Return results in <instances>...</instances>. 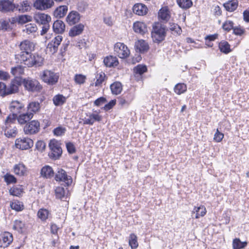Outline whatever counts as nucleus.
Instances as JSON below:
<instances>
[{
	"instance_id": "obj_5",
	"label": "nucleus",
	"mask_w": 249,
	"mask_h": 249,
	"mask_svg": "<svg viewBox=\"0 0 249 249\" xmlns=\"http://www.w3.org/2000/svg\"><path fill=\"white\" fill-rule=\"evenodd\" d=\"M22 83L25 89L29 91L38 92L42 89V86L39 82L37 80L28 77L23 79Z\"/></svg>"
},
{
	"instance_id": "obj_51",
	"label": "nucleus",
	"mask_w": 249,
	"mask_h": 249,
	"mask_svg": "<svg viewBox=\"0 0 249 249\" xmlns=\"http://www.w3.org/2000/svg\"><path fill=\"white\" fill-rule=\"evenodd\" d=\"M22 192V189L21 187H13L9 190L10 194L16 196H19Z\"/></svg>"
},
{
	"instance_id": "obj_1",
	"label": "nucleus",
	"mask_w": 249,
	"mask_h": 249,
	"mask_svg": "<svg viewBox=\"0 0 249 249\" xmlns=\"http://www.w3.org/2000/svg\"><path fill=\"white\" fill-rule=\"evenodd\" d=\"M28 67H40L43 64L44 58L37 53H30L28 56L22 55L21 58L18 60Z\"/></svg>"
},
{
	"instance_id": "obj_42",
	"label": "nucleus",
	"mask_w": 249,
	"mask_h": 249,
	"mask_svg": "<svg viewBox=\"0 0 249 249\" xmlns=\"http://www.w3.org/2000/svg\"><path fill=\"white\" fill-rule=\"evenodd\" d=\"M220 51L224 53H228L231 52L230 45L227 41H222L219 44Z\"/></svg>"
},
{
	"instance_id": "obj_20",
	"label": "nucleus",
	"mask_w": 249,
	"mask_h": 249,
	"mask_svg": "<svg viewBox=\"0 0 249 249\" xmlns=\"http://www.w3.org/2000/svg\"><path fill=\"white\" fill-rule=\"evenodd\" d=\"M13 235L9 232H5L1 234L0 241L1 246L6 247L8 246L13 241Z\"/></svg>"
},
{
	"instance_id": "obj_47",
	"label": "nucleus",
	"mask_w": 249,
	"mask_h": 249,
	"mask_svg": "<svg viewBox=\"0 0 249 249\" xmlns=\"http://www.w3.org/2000/svg\"><path fill=\"white\" fill-rule=\"evenodd\" d=\"M86 79V76L82 74H76L74 77V80L75 83L78 85L84 84Z\"/></svg>"
},
{
	"instance_id": "obj_26",
	"label": "nucleus",
	"mask_w": 249,
	"mask_h": 249,
	"mask_svg": "<svg viewBox=\"0 0 249 249\" xmlns=\"http://www.w3.org/2000/svg\"><path fill=\"white\" fill-rule=\"evenodd\" d=\"M135 47L137 51L144 53L149 50L148 43L143 40H140L135 43Z\"/></svg>"
},
{
	"instance_id": "obj_58",
	"label": "nucleus",
	"mask_w": 249,
	"mask_h": 249,
	"mask_svg": "<svg viewBox=\"0 0 249 249\" xmlns=\"http://www.w3.org/2000/svg\"><path fill=\"white\" fill-rule=\"evenodd\" d=\"M224 138V134L219 132L218 129H216V131L214 135L213 140L217 142H220Z\"/></svg>"
},
{
	"instance_id": "obj_33",
	"label": "nucleus",
	"mask_w": 249,
	"mask_h": 249,
	"mask_svg": "<svg viewBox=\"0 0 249 249\" xmlns=\"http://www.w3.org/2000/svg\"><path fill=\"white\" fill-rule=\"evenodd\" d=\"M68 7L67 6H60L54 10L53 15L56 18H61L66 15Z\"/></svg>"
},
{
	"instance_id": "obj_57",
	"label": "nucleus",
	"mask_w": 249,
	"mask_h": 249,
	"mask_svg": "<svg viewBox=\"0 0 249 249\" xmlns=\"http://www.w3.org/2000/svg\"><path fill=\"white\" fill-rule=\"evenodd\" d=\"M233 23L231 21L227 20L223 24L222 28L224 30L228 32L231 29H233Z\"/></svg>"
},
{
	"instance_id": "obj_53",
	"label": "nucleus",
	"mask_w": 249,
	"mask_h": 249,
	"mask_svg": "<svg viewBox=\"0 0 249 249\" xmlns=\"http://www.w3.org/2000/svg\"><path fill=\"white\" fill-rule=\"evenodd\" d=\"M147 71L145 66L139 65L134 69V72L136 74L142 75Z\"/></svg>"
},
{
	"instance_id": "obj_44",
	"label": "nucleus",
	"mask_w": 249,
	"mask_h": 249,
	"mask_svg": "<svg viewBox=\"0 0 249 249\" xmlns=\"http://www.w3.org/2000/svg\"><path fill=\"white\" fill-rule=\"evenodd\" d=\"M11 72L13 75L17 77L23 74L24 68L22 66L18 65L12 68Z\"/></svg>"
},
{
	"instance_id": "obj_14",
	"label": "nucleus",
	"mask_w": 249,
	"mask_h": 249,
	"mask_svg": "<svg viewBox=\"0 0 249 249\" xmlns=\"http://www.w3.org/2000/svg\"><path fill=\"white\" fill-rule=\"evenodd\" d=\"M9 109L11 113L18 115L24 110V105L19 101H12L10 104Z\"/></svg>"
},
{
	"instance_id": "obj_6",
	"label": "nucleus",
	"mask_w": 249,
	"mask_h": 249,
	"mask_svg": "<svg viewBox=\"0 0 249 249\" xmlns=\"http://www.w3.org/2000/svg\"><path fill=\"white\" fill-rule=\"evenodd\" d=\"M49 147L51 150L49 154L51 158L56 160L61 156L62 150L58 142L54 140L51 141Z\"/></svg>"
},
{
	"instance_id": "obj_49",
	"label": "nucleus",
	"mask_w": 249,
	"mask_h": 249,
	"mask_svg": "<svg viewBox=\"0 0 249 249\" xmlns=\"http://www.w3.org/2000/svg\"><path fill=\"white\" fill-rule=\"evenodd\" d=\"M49 213V211L47 210L41 209L37 213V216L40 219L44 221L48 218Z\"/></svg>"
},
{
	"instance_id": "obj_41",
	"label": "nucleus",
	"mask_w": 249,
	"mask_h": 249,
	"mask_svg": "<svg viewBox=\"0 0 249 249\" xmlns=\"http://www.w3.org/2000/svg\"><path fill=\"white\" fill-rule=\"evenodd\" d=\"M174 89L177 94L180 95L186 91L187 87L183 83H178L175 86Z\"/></svg>"
},
{
	"instance_id": "obj_37",
	"label": "nucleus",
	"mask_w": 249,
	"mask_h": 249,
	"mask_svg": "<svg viewBox=\"0 0 249 249\" xmlns=\"http://www.w3.org/2000/svg\"><path fill=\"white\" fill-rule=\"evenodd\" d=\"M37 26L35 24L30 23L26 25L22 29V32L29 35L36 32Z\"/></svg>"
},
{
	"instance_id": "obj_43",
	"label": "nucleus",
	"mask_w": 249,
	"mask_h": 249,
	"mask_svg": "<svg viewBox=\"0 0 249 249\" xmlns=\"http://www.w3.org/2000/svg\"><path fill=\"white\" fill-rule=\"evenodd\" d=\"M129 245L132 249H136L138 246L137 236L134 233H131L130 235Z\"/></svg>"
},
{
	"instance_id": "obj_25",
	"label": "nucleus",
	"mask_w": 249,
	"mask_h": 249,
	"mask_svg": "<svg viewBox=\"0 0 249 249\" xmlns=\"http://www.w3.org/2000/svg\"><path fill=\"white\" fill-rule=\"evenodd\" d=\"M53 29V32L56 34H63L65 30V24L62 20H57L54 22Z\"/></svg>"
},
{
	"instance_id": "obj_61",
	"label": "nucleus",
	"mask_w": 249,
	"mask_h": 249,
	"mask_svg": "<svg viewBox=\"0 0 249 249\" xmlns=\"http://www.w3.org/2000/svg\"><path fill=\"white\" fill-rule=\"evenodd\" d=\"M10 77L9 74L3 71H0V80H7Z\"/></svg>"
},
{
	"instance_id": "obj_63",
	"label": "nucleus",
	"mask_w": 249,
	"mask_h": 249,
	"mask_svg": "<svg viewBox=\"0 0 249 249\" xmlns=\"http://www.w3.org/2000/svg\"><path fill=\"white\" fill-rule=\"evenodd\" d=\"M233 33L236 35L241 36L242 35L244 32V30L241 28L240 27H233Z\"/></svg>"
},
{
	"instance_id": "obj_4",
	"label": "nucleus",
	"mask_w": 249,
	"mask_h": 249,
	"mask_svg": "<svg viewBox=\"0 0 249 249\" xmlns=\"http://www.w3.org/2000/svg\"><path fill=\"white\" fill-rule=\"evenodd\" d=\"M39 76L43 81L51 85L56 84L59 77L58 74L48 70L40 72Z\"/></svg>"
},
{
	"instance_id": "obj_9",
	"label": "nucleus",
	"mask_w": 249,
	"mask_h": 249,
	"mask_svg": "<svg viewBox=\"0 0 249 249\" xmlns=\"http://www.w3.org/2000/svg\"><path fill=\"white\" fill-rule=\"evenodd\" d=\"M21 83V80L18 78L12 80L9 85L7 87L6 86L4 95H10L18 92Z\"/></svg>"
},
{
	"instance_id": "obj_23",
	"label": "nucleus",
	"mask_w": 249,
	"mask_h": 249,
	"mask_svg": "<svg viewBox=\"0 0 249 249\" xmlns=\"http://www.w3.org/2000/svg\"><path fill=\"white\" fill-rule=\"evenodd\" d=\"M133 12L139 16H143L147 13V7L142 3H137L133 7Z\"/></svg>"
},
{
	"instance_id": "obj_62",
	"label": "nucleus",
	"mask_w": 249,
	"mask_h": 249,
	"mask_svg": "<svg viewBox=\"0 0 249 249\" xmlns=\"http://www.w3.org/2000/svg\"><path fill=\"white\" fill-rule=\"evenodd\" d=\"M104 22L108 26H112L114 23L113 18L110 16H107L104 17Z\"/></svg>"
},
{
	"instance_id": "obj_30",
	"label": "nucleus",
	"mask_w": 249,
	"mask_h": 249,
	"mask_svg": "<svg viewBox=\"0 0 249 249\" xmlns=\"http://www.w3.org/2000/svg\"><path fill=\"white\" fill-rule=\"evenodd\" d=\"M104 63L108 67L116 66L119 64L117 57L112 55L107 56L104 60Z\"/></svg>"
},
{
	"instance_id": "obj_50",
	"label": "nucleus",
	"mask_w": 249,
	"mask_h": 249,
	"mask_svg": "<svg viewBox=\"0 0 249 249\" xmlns=\"http://www.w3.org/2000/svg\"><path fill=\"white\" fill-rule=\"evenodd\" d=\"M4 181L6 182L7 184L11 183H16L17 182L16 178L12 175L7 173L3 176Z\"/></svg>"
},
{
	"instance_id": "obj_36",
	"label": "nucleus",
	"mask_w": 249,
	"mask_h": 249,
	"mask_svg": "<svg viewBox=\"0 0 249 249\" xmlns=\"http://www.w3.org/2000/svg\"><path fill=\"white\" fill-rule=\"evenodd\" d=\"M111 92L114 94H119L122 90V86L120 82H116L110 85Z\"/></svg>"
},
{
	"instance_id": "obj_39",
	"label": "nucleus",
	"mask_w": 249,
	"mask_h": 249,
	"mask_svg": "<svg viewBox=\"0 0 249 249\" xmlns=\"http://www.w3.org/2000/svg\"><path fill=\"white\" fill-rule=\"evenodd\" d=\"M66 101V97L60 94L56 95L53 98V103L56 106L62 105L65 103Z\"/></svg>"
},
{
	"instance_id": "obj_13",
	"label": "nucleus",
	"mask_w": 249,
	"mask_h": 249,
	"mask_svg": "<svg viewBox=\"0 0 249 249\" xmlns=\"http://www.w3.org/2000/svg\"><path fill=\"white\" fill-rule=\"evenodd\" d=\"M54 4L53 0H36L34 4L35 8L39 10H45L51 8Z\"/></svg>"
},
{
	"instance_id": "obj_52",
	"label": "nucleus",
	"mask_w": 249,
	"mask_h": 249,
	"mask_svg": "<svg viewBox=\"0 0 249 249\" xmlns=\"http://www.w3.org/2000/svg\"><path fill=\"white\" fill-rule=\"evenodd\" d=\"M18 24H23L32 20V17L28 15H20L18 16Z\"/></svg>"
},
{
	"instance_id": "obj_59",
	"label": "nucleus",
	"mask_w": 249,
	"mask_h": 249,
	"mask_svg": "<svg viewBox=\"0 0 249 249\" xmlns=\"http://www.w3.org/2000/svg\"><path fill=\"white\" fill-rule=\"evenodd\" d=\"M66 147L69 153L73 154L75 152V147L74 144L71 142L66 143Z\"/></svg>"
},
{
	"instance_id": "obj_2",
	"label": "nucleus",
	"mask_w": 249,
	"mask_h": 249,
	"mask_svg": "<svg viewBox=\"0 0 249 249\" xmlns=\"http://www.w3.org/2000/svg\"><path fill=\"white\" fill-rule=\"evenodd\" d=\"M165 27L159 23H155L153 26L151 36L154 42L160 43L163 41L166 36Z\"/></svg>"
},
{
	"instance_id": "obj_22",
	"label": "nucleus",
	"mask_w": 249,
	"mask_h": 249,
	"mask_svg": "<svg viewBox=\"0 0 249 249\" xmlns=\"http://www.w3.org/2000/svg\"><path fill=\"white\" fill-rule=\"evenodd\" d=\"M34 116V114L30 112L21 113L18 115V122L20 124H24L31 120Z\"/></svg>"
},
{
	"instance_id": "obj_34",
	"label": "nucleus",
	"mask_w": 249,
	"mask_h": 249,
	"mask_svg": "<svg viewBox=\"0 0 249 249\" xmlns=\"http://www.w3.org/2000/svg\"><path fill=\"white\" fill-rule=\"evenodd\" d=\"M223 5L227 11L232 12L237 8L238 6V1L237 0H231L225 3Z\"/></svg>"
},
{
	"instance_id": "obj_32",
	"label": "nucleus",
	"mask_w": 249,
	"mask_h": 249,
	"mask_svg": "<svg viewBox=\"0 0 249 249\" xmlns=\"http://www.w3.org/2000/svg\"><path fill=\"white\" fill-rule=\"evenodd\" d=\"M206 208L203 205H200L198 207H195L192 213H196L195 218L198 219L200 217L204 216L206 214Z\"/></svg>"
},
{
	"instance_id": "obj_56",
	"label": "nucleus",
	"mask_w": 249,
	"mask_h": 249,
	"mask_svg": "<svg viewBox=\"0 0 249 249\" xmlns=\"http://www.w3.org/2000/svg\"><path fill=\"white\" fill-rule=\"evenodd\" d=\"M65 190L64 188L58 187L55 189V195L57 198L62 199L65 196Z\"/></svg>"
},
{
	"instance_id": "obj_10",
	"label": "nucleus",
	"mask_w": 249,
	"mask_h": 249,
	"mask_svg": "<svg viewBox=\"0 0 249 249\" xmlns=\"http://www.w3.org/2000/svg\"><path fill=\"white\" fill-rule=\"evenodd\" d=\"M63 37L61 35L56 36L47 46V51L51 54H53L58 51V46L62 41Z\"/></svg>"
},
{
	"instance_id": "obj_18",
	"label": "nucleus",
	"mask_w": 249,
	"mask_h": 249,
	"mask_svg": "<svg viewBox=\"0 0 249 249\" xmlns=\"http://www.w3.org/2000/svg\"><path fill=\"white\" fill-rule=\"evenodd\" d=\"M80 15L78 12L75 11L71 12L66 18L67 22L70 25L78 23L80 19Z\"/></svg>"
},
{
	"instance_id": "obj_7",
	"label": "nucleus",
	"mask_w": 249,
	"mask_h": 249,
	"mask_svg": "<svg viewBox=\"0 0 249 249\" xmlns=\"http://www.w3.org/2000/svg\"><path fill=\"white\" fill-rule=\"evenodd\" d=\"M114 50L115 53L122 59L127 57L130 54V51L127 47L121 42H118L115 44Z\"/></svg>"
},
{
	"instance_id": "obj_12",
	"label": "nucleus",
	"mask_w": 249,
	"mask_h": 249,
	"mask_svg": "<svg viewBox=\"0 0 249 249\" xmlns=\"http://www.w3.org/2000/svg\"><path fill=\"white\" fill-rule=\"evenodd\" d=\"M55 179L57 181H63L67 186L71 184L72 179L71 176H68L66 171L62 169H58L56 173Z\"/></svg>"
},
{
	"instance_id": "obj_64",
	"label": "nucleus",
	"mask_w": 249,
	"mask_h": 249,
	"mask_svg": "<svg viewBox=\"0 0 249 249\" xmlns=\"http://www.w3.org/2000/svg\"><path fill=\"white\" fill-rule=\"evenodd\" d=\"M106 102V99L104 97H100L94 101V105L97 106H100Z\"/></svg>"
},
{
	"instance_id": "obj_15",
	"label": "nucleus",
	"mask_w": 249,
	"mask_h": 249,
	"mask_svg": "<svg viewBox=\"0 0 249 249\" xmlns=\"http://www.w3.org/2000/svg\"><path fill=\"white\" fill-rule=\"evenodd\" d=\"M34 18L36 23L42 25L49 24L52 19L49 15L42 13L36 14Z\"/></svg>"
},
{
	"instance_id": "obj_48",
	"label": "nucleus",
	"mask_w": 249,
	"mask_h": 249,
	"mask_svg": "<svg viewBox=\"0 0 249 249\" xmlns=\"http://www.w3.org/2000/svg\"><path fill=\"white\" fill-rule=\"evenodd\" d=\"M10 207L13 210L16 211H21L24 209V205L22 203L18 201H15L11 203Z\"/></svg>"
},
{
	"instance_id": "obj_40",
	"label": "nucleus",
	"mask_w": 249,
	"mask_h": 249,
	"mask_svg": "<svg viewBox=\"0 0 249 249\" xmlns=\"http://www.w3.org/2000/svg\"><path fill=\"white\" fill-rule=\"evenodd\" d=\"M177 3L180 8L184 9H189L193 5L191 0H177Z\"/></svg>"
},
{
	"instance_id": "obj_27",
	"label": "nucleus",
	"mask_w": 249,
	"mask_h": 249,
	"mask_svg": "<svg viewBox=\"0 0 249 249\" xmlns=\"http://www.w3.org/2000/svg\"><path fill=\"white\" fill-rule=\"evenodd\" d=\"M13 170L15 174L20 176H24L27 172L26 167L22 163H19L15 165Z\"/></svg>"
},
{
	"instance_id": "obj_46",
	"label": "nucleus",
	"mask_w": 249,
	"mask_h": 249,
	"mask_svg": "<svg viewBox=\"0 0 249 249\" xmlns=\"http://www.w3.org/2000/svg\"><path fill=\"white\" fill-rule=\"evenodd\" d=\"M16 120H18V115L12 113L7 117L5 121V125H12L15 123Z\"/></svg>"
},
{
	"instance_id": "obj_35",
	"label": "nucleus",
	"mask_w": 249,
	"mask_h": 249,
	"mask_svg": "<svg viewBox=\"0 0 249 249\" xmlns=\"http://www.w3.org/2000/svg\"><path fill=\"white\" fill-rule=\"evenodd\" d=\"M40 108V105L38 102H32L30 103L27 106V109L29 112L33 113L38 112Z\"/></svg>"
},
{
	"instance_id": "obj_31",
	"label": "nucleus",
	"mask_w": 249,
	"mask_h": 249,
	"mask_svg": "<svg viewBox=\"0 0 249 249\" xmlns=\"http://www.w3.org/2000/svg\"><path fill=\"white\" fill-rule=\"evenodd\" d=\"M15 9H16L21 13L27 12L30 9V4L27 0L23 1L18 4H15Z\"/></svg>"
},
{
	"instance_id": "obj_17",
	"label": "nucleus",
	"mask_w": 249,
	"mask_h": 249,
	"mask_svg": "<svg viewBox=\"0 0 249 249\" xmlns=\"http://www.w3.org/2000/svg\"><path fill=\"white\" fill-rule=\"evenodd\" d=\"M15 8V4L9 0H0V11L2 12L13 11Z\"/></svg>"
},
{
	"instance_id": "obj_16",
	"label": "nucleus",
	"mask_w": 249,
	"mask_h": 249,
	"mask_svg": "<svg viewBox=\"0 0 249 249\" xmlns=\"http://www.w3.org/2000/svg\"><path fill=\"white\" fill-rule=\"evenodd\" d=\"M171 12L167 6L162 7L158 12L159 18L164 22H167L171 18Z\"/></svg>"
},
{
	"instance_id": "obj_28",
	"label": "nucleus",
	"mask_w": 249,
	"mask_h": 249,
	"mask_svg": "<svg viewBox=\"0 0 249 249\" xmlns=\"http://www.w3.org/2000/svg\"><path fill=\"white\" fill-rule=\"evenodd\" d=\"M106 75L104 72H100L99 73H97L95 76V82L94 83H92L90 84V86H95V87H101L102 84L106 80Z\"/></svg>"
},
{
	"instance_id": "obj_45",
	"label": "nucleus",
	"mask_w": 249,
	"mask_h": 249,
	"mask_svg": "<svg viewBox=\"0 0 249 249\" xmlns=\"http://www.w3.org/2000/svg\"><path fill=\"white\" fill-rule=\"evenodd\" d=\"M25 227V224L21 220H16L14 221L13 229L18 231L19 232H23Z\"/></svg>"
},
{
	"instance_id": "obj_55",
	"label": "nucleus",
	"mask_w": 249,
	"mask_h": 249,
	"mask_svg": "<svg viewBox=\"0 0 249 249\" xmlns=\"http://www.w3.org/2000/svg\"><path fill=\"white\" fill-rule=\"evenodd\" d=\"M169 29L171 31L175 32L177 34H180L182 31L179 26L174 23H170Z\"/></svg>"
},
{
	"instance_id": "obj_8",
	"label": "nucleus",
	"mask_w": 249,
	"mask_h": 249,
	"mask_svg": "<svg viewBox=\"0 0 249 249\" xmlns=\"http://www.w3.org/2000/svg\"><path fill=\"white\" fill-rule=\"evenodd\" d=\"M33 144V140L28 138H18L15 142L16 147L21 150H27L31 148Z\"/></svg>"
},
{
	"instance_id": "obj_29",
	"label": "nucleus",
	"mask_w": 249,
	"mask_h": 249,
	"mask_svg": "<svg viewBox=\"0 0 249 249\" xmlns=\"http://www.w3.org/2000/svg\"><path fill=\"white\" fill-rule=\"evenodd\" d=\"M40 174L42 177L45 178H51L53 176V170L49 165L44 166L41 170Z\"/></svg>"
},
{
	"instance_id": "obj_54",
	"label": "nucleus",
	"mask_w": 249,
	"mask_h": 249,
	"mask_svg": "<svg viewBox=\"0 0 249 249\" xmlns=\"http://www.w3.org/2000/svg\"><path fill=\"white\" fill-rule=\"evenodd\" d=\"M66 129L65 127L62 126H59L55 128L53 131V134L56 136H61L63 135L66 132Z\"/></svg>"
},
{
	"instance_id": "obj_3",
	"label": "nucleus",
	"mask_w": 249,
	"mask_h": 249,
	"mask_svg": "<svg viewBox=\"0 0 249 249\" xmlns=\"http://www.w3.org/2000/svg\"><path fill=\"white\" fill-rule=\"evenodd\" d=\"M35 47V45L32 41L28 39L23 40L19 45V48L21 52L15 54V58L19 60L21 58L22 55L28 56V54L34 51Z\"/></svg>"
},
{
	"instance_id": "obj_19",
	"label": "nucleus",
	"mask_w": 249,
	"mask_h": 249,
	"mask_svg": "<svg viewBox=\"0 0 249 249\" xmlns=\"http://www.w3.org/2000/svg\"><path fill=\"white\" fill-rule=\"evenodd\" d=\"M133 28L135 33L141 35H144L148 32V28L146 25L142 22L137 21L134 22Z\"/></svg>"
},
{
	"instance_id": "obj_24",
	"label": "nucleus",
	"mask_w": 249,
	"mask_h": 249,
	"mask_svg": "<svg viewBox=\"0 0 249 249\" xmlns=\"http://www.w3.org/2000/svg\"><path fill=\"white\" fill-rule=\"evenodd\" d=\"M84 25L83 24H78L73 26L69 31V36L74 37L81 34L84 30Z\"/></svg>"
},
{
	"instance_id": "obj_11",
	"label": "nucleus",
	"mask_w": 249,
	"mask_h": 249,
	"mask_svg": "<svg viewBox=\"0 0 249 249\" xmlns=\"http://www.w3.org/2000/svg\"><path fill=\"white\" fill-rule=\"evenodd\" d=\"M40 130V123L38 121L33 120L27 124L24 127V132L26 134H34Z\"/></svg>"
},
{
	"instance_id": "obj_21",
	"label": "nucleus",
	"mask_w": 249,
	"mask_h": 249,
	"mask_svg": "<svg viewBox=\"0 0 249 249\" xmlns=\"http://www.w3.org/2000/svg\"><path fill=\"white\" fill-rule=\"evenodd\" d=\"M3 130L4 135L8 138L15 137L18 133L17 128L15 126L5 125Z\"/></svg>"
},
{
	"instance_id": "obj_38",
	"label": "nucleus",
	"mask_w": 249,
	"mask_h": 249,
	"mask_svg": "<svg viewBox=\"0 0 249 249\" xmlns=\"http://www.w3.org/2000/svg\"><path fill=\"white\" fill-rule=\"evenodd\" d=\"M247 245V242H241L239 238L234 239L232 242L233 249H242Z\"/></svg>"
},
{
	"instance_id": "obj_60",
	"label": "nucleus",
	"mask_w": 249,
	"mask_h": 249,
	"mask_svg": "<svg viewBox=\"0 0 249 249\" xmlns=\"http://www.w3.org/2000/svg\"><path fill=\"white\" fill-rule=\"evenodd\" d=\"M36 147L38 151H42L45 149L46 145L43 141H38L36 143Z\"/></svg>"
}]
</instances>
